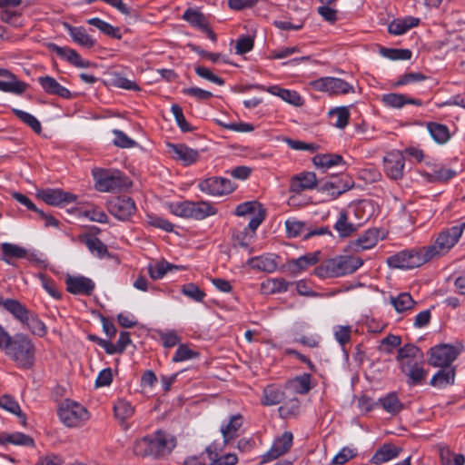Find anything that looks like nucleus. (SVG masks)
<instances>
[{"instance_id": "nucleus-1", "label": "nucleus", "mask_w": 465, "mask_h": 465, "mask_svg": "<svg viewBox=\"0 0 465 465\" xmlns=\"http://www.w3.org/2000/svg\"><path fill=\"white\" fill-rule=\"evenodd\" d=\"M174 447L173 437L164 431L157 430L135 440L133 450L137 456L160 458L169 454Z\"/></svg>"}, {"instance_id": "nucleus-2", "label": "nucleus", "mask_w": 465, "mask_h": 465, "mask_svg": "<svg viewBox=\"0 0 465 465\" xmlns=\"http://www.w3.org/2000/svg\"><path fill=\"white\" fill-rule=\"evenodd\" d=\"M362 264L363 261L360 257L340 255L324 261L315 268L314 273L322 279L341 277L353 273Z\"/></svg>"}, {"instance_id": "nucleus-3", "label": "nucleus", "mask_w": 465, "mask_h": 465, "mask_svg": "<svg viewBox=\"0 0 465 465\" xmlns=\"http://www.w3.org/2000/svg\"><path fill=\"white\" fill-rule=\"evenodd\" d=\"M6 341H3L5 353L11 357L19 367L30 368L34 363L35 346L31 340L24 334L14 337L7 333Z\"/></svg>"}, {"instance_id": "nucleus-4", "label": "nucleus", "mask_w": 465, "mask_h": 465, "mask_svg": "<svg viewBox=\"0 0 465 465\" xmlns=\"http://www.w3.org/2000/svg\"><path fill=\"white\" fill-rule=\"evenodd\" d=\"M93 176L95 188L103 193L121 191L131 185L129 179L116 169L95 168L93 170Z\"/></svg>"}, {"instance_id": "nucleus-5", "label": "nucleus", "mask_w": 465, "mask_h": 465, "mask_svg": "<svg viewBox=\"0 0 465 465\" xmlns=\"http://www.w3.org/2000/svg\"><path fill=\"white\" fill-rule=\"evenodd\" d=\"M465 230V222L439 233L434 244L425 247L430 259L446 254L460 240Z\"/></svg>"}, {"instance_id": "nucleus-6", "label": "nucleus", "mask_w": 465, "mask_h": 465, "mask_svg": "<svg viewBox=\"0 0 465 465\" xmlns=\"http://www.w3.org/2000/svg\"><path fill=\"white\" fill-rule=\"evenodd\" d=\"M430 257L424 248L411 249L399 252L387 259V263L391 268L398 269H413L417 268L428 261Z\"/></svg>"}, {"instance_id": "nucleus-7", "label": "nucleus", "mask_w": 465, "mask_h": 465, "mask_svg": "<svg viewBox=\"0 0 465 465\" xmlns=\"http://www.w3.org/2000/svg\"><path fill=\"white\" fill-rule=\"evenodd\" d=\"M58 416L60 420L69 428L82 426L89 420L87 410L81 404L71 401H65L61 404Z\"/></svg>"}, {"instance_id": "nucleus-8", "label": "nucleus", "mask_w": 465, "mask_h": 465, "mask_svg": "<svg viewBox=\"0 0 465 465\" xmlns=\"http://www.w3.org/2000/svg\"><path fill=\"white\" fill-rule=\"evenodd\" d=\"M309 85L314 91L328 93L331 95H345L355 93V88L351 84L338 77H321L311 81Z\"/></svg>"}, {"instance_id": "nucleus-9", "label": "nucleus", "mask_w": 465, "mask_h": 465, "mask_svg": "<svg viewBox=\"0 0 465 465\" xmlns=\"http://www.w3.org/2000/svg\"><path fill=\"white\" fill-rule=\"evenodd\" d=\"M460 351L450 344H439L429 351V364L433 367L452 368L451 363L457 359Z\"/></svg>"}, {"instance_id": "nucleus-10", "label": "nucleus", "mask_w": 465, "mask_h": 465, "mask_svg": "<svg viewBox=\"0 0 465 465\" xmlns=\"http://www.w3.org/2000/svg\"><path fill=\"white\" fill-rule=\"evenodd\" d=\"M107 208L120 221L129 220L136 212L134 199L126 195L114 197L108 202Z\"/></svg>"}, {"instance_id": "nucleus-11", "label": "nucleus", "mask_w": 465, "mask_h": 465, "mask_svg": "<svg viewBox=\"0 0 465 465\" xmlns=\"http://www.w3.org/2000/svg\"><path fill=\"white\" fill-rule=\"evenodd\" d=\"M201 192L212 195L222 196L231 193L234 190L233 183L227 178L209 177L198 183Z\"/></svg>"}, {"instance_id": "nucleus-12", "label": "nucleus", "mask_w": 465, "mask_h": 465, "mask_svg": "<svg viewBox=\"0 0 465 465\" xmlns=\"http://www.w3.org/2000/svg\"><path fill=\"white\" fill-rule=\"evenodd\" d=\"M384 171L392 180H400L403 176L405 156L402 152L393 150L389 152L383 159Z\"/></svg>"}, {"instance_id": "nucleus-13", "label": "nucleus", "mask_w": 465, "mask_h": 465, "mask_svg": "<svg viewBox=\"0 0 465 465\" xmlns=\"http://www.w3.org/2000/svg\"><path fill=\"white\" fill-rule=\"evenodd\" d=\"M293 435L290 431L283 432L275 439L271 449L262 456V463L270 462L286 453L292 447Z\"/></svg>"}, {"instance_id": "nucleus-14", "label": "nucleus", "mask_w": 465, "mask_h": 465, "mask_svg": "<svg viewBox=\"0 0 465 465\" xmlns=\"http://www.w3.org/2000/svg\"><path fill=\"white\" fill-rule=\"evenodd\" d=\"M36 196L42 199L45 203L54 206L73 203L76 200V196L60 189H44L36 193Z\"/></svg>"}, {"instance_id": "nucleus-15", "label": "nucleus", "mask_w": 465, "mask_h": 465, "mask_svg": "<svg viewBox=\"0 0 465 465\" xmlns=\"http://www.w3.org/2000/svg\"><path fill=\"white\" fill-rule=\"evenodd\" d=\"M66 290L74 295H91L95 288L94 282L84 276H67Z\"/></svg>"}, {"instance_id": "nucleus-16", "label": "nucleus", "mask_w": 465, "mask_h": 465, "mask_svg": "<svg viewBox=\"0 0 465 465\" xmlns=\"http://www.w3.org/2000/svg\"><path fill=\"white\" fill-rule=\"evenodd\" d=\"M47 48L75 67L87 68L92 64L90 61L83 59L81 55L72 48L62 47L54 43H49Z\"/></svg>"}, {"instance_id": "nucleus-17", "label": "nucleus", "mask_w": 465, "mask_h": 465, "mask_svg": "<svg viewBox=\"0 0 465 465\" xmlns=\"http://www.w3.org/2000/svg\"><path fill=\"white\" fill-rule=\"evenodd\" d=\"M401 372L408 377L409 385L420 384L427 376V371L423 369L422 362L404 361L401 364Z\"/></svg>"}, {"instance_id": "nucleus-18", "label": "nucleus", "mask_w": 465, "mask_h": 465, "mask_svg": "<svg viewBox=\"0 0 465 465\" xmlns=\"http://www.w3.org/2000/svg\"><path fill=\"white\" fill-rule=\"evenodd\" d=\"M316 186V174L312 172H307L299 173L292 178L289 191L295 193H301L306 190H312Z\"/></svg>"}, {"instance_id": "nucleus-19", "label": "nucleus", "mask_w": 465, "mask_h": 465, "mask_svg": "<svg viewBox=\"0 0 465 465\" xmlns=\"http://www.w3.org/2000/svg\"><path fill=\"white\" fill-rule=\"evenodd\" d=\"M402 449L393 443L382 444L372 455L370 462L374 465L386 463L400 456Z\"/></svg>"}, {"instance_id": "nucleus-20", "label": "nucleus", "mask_w": 465, "mask_h": 465, "mask_svg": "<svg viewBox=\"0 0 465 465\" xmlns=\"http://www.w3.org/2000/svg\"><path fill=\"white\" fill-rule=\"evenodd\" d=\"M381 232L377 229L367 230L356 241L352 242V249L355 252H361L374 247L382 239Z\"/></svg>"}, {"instance_id": "nucleus-21", "label": "nucleus", "mask_w": 465, "mask_h": 465, "mask_svg": "<svg viewBox=\"0 0 465 465\" xmlns=\"http://www.w3.org/2000/svg\"><path fill=\"white\" fill-rule=\"evenodd\" d=\"M168 147L170 153H173V157L181 161L184 165H190L195 163L199 157V153L196 150L189 148L183 143H169Z\"/></svg>"}, {"instance_id": "nucleus-22", "label": "nucleus", "mask_w": 465, "mask_h": 465, "mask_svg": "<svg viewBox=\"0 0 465 465\" xmlns=\"http://www.w3.org/2000/svg\"><path fill=\"white\" fill-rule=\"evenodd\" d=\"M38 83L43 90L52 95H57L62 98H70L71 92L64 86L61 85L54 77L49 75L38 77Z\"/></svg>"}, {"instance_id": "nucleus-23", "label": "nucleus", "mask_w": 465, "mask_h": 465, "mask_svg": "<svg viewBox=\"0 0 465 465\" xmlns=\"http://www.w3.org/2000/svg\"><path fill=\"white\" fill-rule=\"evenodd\" d=\"M64 28L72 37L73 41L85 48H92L95 45L96 41L86 33L83 26H73L68 23L64 24Z\"/></svg>"}, {"instance_id": "nucleus-24", "label": "nucleus", "mask_w": 465, "mask_h": 465, "mask_svg": "<svg viewBox=\"0 0 465 465\" xmlns=\"http://www.w3.org/2000/svg\"><path fill=\"white\" fill-rule=\"evenodd\" d=\"M320 252H308L302 256L298 257L297 259H293L289 262V270L293 274H298L309 267L316 264L320 260Z\"/></svg>"}, {"instance_id": "nucleus-25", "label": "nucleus", "mask_w": 465, "mask_h": 465, "mask_svg": "<svg viewBox=\"0 0 465 465\" xmlns=\"http://www.w3.org/2000/svg\"><path fill=\"white\" fill-rule=\"evenodd\" d=\"M247 264L254 270L265 272H273L278 267L276 256L273 254L260 255L250 258L247 261Z\"/></svg>"}, {"instance_id": "nucleus-26", "label": "nucleus", "mask_w": 465, "mask_h": 465, "mask_svg": "<svg viewBox=\"0 0 465 465\" xmlns=\"http://www.w3.org/2000/svg\"><path fill=\"white\" fill-rule=\"evenodd\" d=\"M266 91L293 106H302L303 104L302 97L294 90L282 88L279 85H272Z\"/></svg>"}, {"instance_id": "nucleus-27", "label": "nucleus", "mask_w": 465, "mask_h": 465, "mask_svg": "<svg viewBox=\"0 0 465 465\" xmlns=\"http://www.w3.org/2000/svg\"><path fill=\"white\" fill-rule=\"evenodd\" d=\"M77 241L85 244L92 254L98 258H104L108 255L106 245L97 237L91 234H81L78 236Z\"/></svg>"}, {"instance_id": "nucleus-28", "label": "nucleus", "mask_w": 465, "mask_h": 465, "mask_svg": "<svg viewBox=\"0 0 465 465\" xmlns=\"http://www.w3.org/2000/svg\"><path fill=\"white\" fill-rule=\"evenodd\" d=\"M313 164L323 171L333 166H343L344 161L341 155L336 153H320L312 158Z\"/></svg>"}, {"instance_id": "nucleus-29", "label": "nucleus", "mask_w": 465, "mask_h": 465, "mask_svg": "<svg viewBox=\"0 0 465 465\" xmlns=\"http://www.w3.org/2000/svg\"><path fill=\"white\" fill-rule=\"evenodd\" d=\"M353 186V181L349 176L341 178L335 177L331 181L324 183L322 190L329 192L331 195H340Z\"/></svg>"}, {"instance_id": "nucleus-30", "label": "nucleus", "mask_w": 465, "mask_h": 465, "mask_svg": "<svg viewBox=\"0 0 465 465\" xmlns=\"http://www.w3.org/2000/svg\"><path fill=\"white\" fill-rule=\"evenodd\" d=\"M242 416L241 414L232 415L228 423L221 428V433L223 438L224 445L238 436V431L242 426Z\"/></svg>"}, {"instance_id": "nucleus-31", "label": "nucleus", "mask_w": 465, "mask_h": 465, "mask_svg": "<svg viewBox=\"0 0 465 465\" xmlns=\"http://www.w3.org/2000/svg\"><path fill=\"white\" fill-rule=\"evenodd\" d=\"M382 102L385 105L392 108H401L405 104H414L420 106L422 104L421 100L409 98L405 94L391 93L382 96Z\"/></svg>"}, {"instance_id": "nucleus-32", "label": "nucleus", "mask_w": 465, "mask_h": 465, "mask_svg": "<svg viewBox=\"0 0 465 465\" xmlns=\"http://www.w3.org/2000/svg\"><path fill=\"white\" fill-rule=\"evenodd\" d=\"M376 404L391 415H397L403 410V403L399 399L396 392H390L382 398H380Z\"/></svg>"}, {"instance_id": "nucleus-33", "label": "nucleus", "mask_w": 465, "mask_h": 465, "mask_svg": "<svg viewBox=\"0 0 465 465\" xmlns=\"http://www.w3.org/2000/svg\"><path fill=\"white\" fill-rule=\"evenodd\" d=\"M420 19L413 16H407L403 19H394L390 23L388 30L394 35H401L405 34L408 30L417 26Z\"/></svg>"}, {"instance_id": "nucleus-34", "label": "nucleus", "mask_w": 465, "mask_h": 465, "mask_svg": "<svg viewBox=\"0 0 465 465\" xmlns=\"http://www.w3.org/2000/svg\"><path fill=\"white\" fill-rule=\"evenodd\" d=\"M216 213L217 208L213 203L206 201L193 202L191 219L201 221Z\"/></svg>"}, {"instance_id": "nucleus-35", "label": "nucleus", "mask_w": 465, "mask_h": 465, "mask_svg": "<svg viewBox=\"0 0 465 465\" xmlns=\"http://www.w3.org/2000/svg\"><path fill=\"white\" fill-rule=\"evenodd\" d=\"M456 371L454 368H441L431 378L430 384L436 388H445L453 384Z\"/></svg>"}, {"instance_id": "nucleus-36", "label": "nucleus", "mask_w": 465, "mask_h": 465, "mask_svg": "<svg viewBox=\"0 0 465 465\" xmlns=\"http://www.w3.org/2000/svg\"><path fill=\"white\" fill-rule=\"evenodd\" d=\"M427 130L431 138L439 144H444L450 139V132L447 125L436 122L427 124Z\"/></svg>"}, {"instance_id": "nucleus-37", "label": "nucleus", "mask_w": 465, "mask_h": 465, "mask_svg": "<svg viewBox=\"0 0 465 465\" xmlns=\"http://www.w3.org/2000/svg\"><path fill=\"white\" fill-rule=\"evenodd\" d=\"M0 408L9 411L10 413L16 415L19 418L22 425H26L25 415L21 411L18 402L11 395L5 394L2 397H0Z\"/></svg>"}, {"instance_id": "nucleus-38", "label": "nucleus", "mask_w": 465, "mask_h": 465, "mask_svg": "<svg viewBox=\"0 0 465 465\" xmlns=\"http://www.w3.org/2000/svg\"><path fill=\"white\" fill-rule=\"evenodd\" d=\"M206 453L211 460L210 465H235L238 461V458L234 453H228L218 457L216 448L213 445L206 448Z\"/></svg>"}, {"instance_id": "nucleus-39", "label": "nucleus", "mask_w": 465, "mask_h": 465, "mask_svg": "<svg viewBox=\"0 0 465 465\" xmlns=\"http://www.w3.org/2000/svg\"><path fill=\"white\" fill-rule=\"evenodd\" d=\"M358 226L349 221V217L346 212H341L338 220L334 224V229L337 231L341 237H349L355 231Z\"/></svg>"}, {"instance_id": "nucleus-40", "label": "nucleus", "mask_w": 465, "mask_h": 465, "mask_svg": "<svg viewBox=\"0 0 465 465\" xmlns=\"http://www.w3.org/2000/svg\"><path fill=\"white\" fill-rule=\"evenodd\" d=\"M180 266L172 264L164 260L155 262L154 263H150L148 265V272L152 279L159 280L164 277L167 272L172 271L173 269H180Z\"/></svg>"}, {"instance_id": "nucleus-41", "label": "nucleus", "mask_w": 465, "mask_h": 465, "mask_svg": "<svg viewBox=\"0 0 465 465\" xmlns=\"http://www.w3.org/2000/svg\"><path fill=\"white\" fill-rule=\"evenodd\" d=\"M391 303L399 313L413 309L416 304L411 295L408 292H401L395 297L391 296Z\"/></svg>"}, {"instance_id": "nucleus-42", "label": "nucleus", "mask_w": 465, "mask_h": 465, "mask_svg": "<svg viewBox=\"0 0 465 465\" xmlns=\"http://www.w3.org/2000/svg\"><path fill=\"white\" fill-rule=\"evenodd\" d=\"M15 444V445H24L30 446L34 444V440L22 432H14V433H1L0 434V444Z\"/></svg>"}, {"instance_id": "nucleus-43", "label": "nucleus", "mask_w": 465, "mask_h": 465, "mask_svg": "<svg viewBox=\"0 0 465 465\" xmlns=\"http://www.w3.org/2000/svg\"><path fill=\"white\" fill-rule=\"evenodd\" d=\"M114 417L124 423L126 420L130 419L134 413V408L131 402L126 400L120 399L114 405Z\"/></svg>"}, {"instance_id": "nucleus-44", "label": "nucleus", "mask_w": 465, "mask_h": 465, "mask_svg": "<svg viewBox=\"0 0 465 465\" xmlns=\"http://www.w3.org/2000/svg\"><path fill=\"white\" fill-rule=\"evenodd\" d=\"M284 399V392L274 385H269L263 390L262 402L265 406L277 405Z\"/></svg>"}, {"instance_id": "nucleus-45", "label": "nucleus", "mask_w": 465, "mask_h": 465, "mask_svg": "<svg viewBox=\"0 0 465 465\" xmlns=\"http://www.w3.org/2000/svg\"><path fill=\"white\" fill-rule=\"evenodd\" d=\"M457 174L456 171L444 166H435L431 173H426L425 176L429 182H447Z\"/></svg>"}, {"instance_id": "nucleus-46", "label": "nucleus", "mask_w": 465, "mask_h": 465, "mask_svg": "<svg viewBox=\"0 0 465 465\" xmlns=\"http://www.w3.org/2000/svg\"><path fill=\"white\" fill-rule=\"evenodd\" d=\"M33 334L43 337L46 334L47 330L45 324L34 313L29 312L26 319L22 322Z\"/></svg>"}, {"instance_id": "nucleus-47", "label": "nucleus", "mask_w": 465, "mask_h": 465, "mask_svg": "<svg viewBox=\"0 0 465 465\" xmlns=\"http://www.w3.org/2000/svg\"><path fill=\"white\" fill-rule=\"evenodd\" d=\"M5 309L14 315L19 322L26 319L29 311L17 300L7 299L3 303Z\"/></svg>"}, {"instance_id": "nucleus-48", "label": "nucleus", "mask_w": 465, "mask_h": 465, "mask_svg": "<svg viewBox=\"0 0 465 465\" xmlns=\"http://www.w3.org/2000/svg\"><path fill=\"white\" fill-rule=\"evenodd\" d=\"M183 19L190 23L193 26L198 27L202 31L206 29L208 21L204 15L197 10L187 9L183 15Z\"/></svg>"}, {"instance_id": "nucleus-49", "label": "nucleus", "mask_w": 465, "mask_h": 465, "mask_svg": "<svg viewBox=\"0 0 465 465\" xmlns=\"http://www.w3.org/2000/svg\"><path fill=\"white\" fill-rule=\"evenodd\" d=\"M420 354V351L416 345L408 343L399 349L397 361L400 365L404 361H415Z\"/></svg>"}, {"instance_id": "nucleus-50", "label": "nucleus", "mask_w": 465, "mask_h": 465, "mask_svg": "<svg viewBox=\"0 0 465 465\" xmlns=\"http://www.w3.org/2000/svg\"><path fill=\"white\" fill-rule=\"evenodd\" d=\"M192 207L193 201L174 202L168 204L170 213L185 219H191Z\"/></svg>"}, {"instance_id": "nucleus-51", "label": "nucleus", "mask_w": 465, "mask_h": 465, "mask_svg": "<svg viewBox=\"0 0 465 465\" xmlns=\"http://www.w3.org/2000/svg\"><path fill=\"white\" fill-rule=\"evenodd\" d=\"M1 250L4 254L3 260L5 261L8 263H11L10 261L5 258H24L26 256V250L19 245L9 243V242H4L1 245Z\"/></svg>"}, {"instance_id": "nucleus-52", "label": "nucleus", "mask_w": 465, "mask_h": 465, "mask_svg": "<svg viewBox=\"0 0 465 465\" xmlns=\"http://www.w3.org/2000/svg\"><path fill=\"white\" fill-rule=\"evenodd\" d=\"M87 23L97 29H99L101 32L105 34L106 35L120 38L121 35H119V29L117 27L113 26L109 23L98 18L94 17L87 20Z\"/></svg>"}, {"instance_id": "nucleus-53", "label": "nucleus", "mask_w": 465, "mask_h": 465, "mask_svg": "<svg viewBox=\"0 0 465 465\" xmlns=\"http://www.w3.org/2000/svg\"><path fill=\"white\" fill-rule=\"evenodd\" d=\"M27 89V84L19 81L15 75V79L9 82L0 81V91L5 93H12L15 94H22Z\"/></svg>"}, {"instance_id": "nucleus-54", "label": "nucleus", "mask_w": 465, "mask_h": 465, "mask_svg": "<svg viewBox=\"0 0 465 465\" xmlns=\"http://www.w3.org/2000/svg\"><path fill=\"white\" fill-rule=\"evenodd\" d=\"M285 228L287 236L290 238H295L302 235L305 232L306 224L305 223L295 218H290L285 221Z\"/></svg>"}, {"instance_id": "nucleus-55", "label": "nucleus", "mask_w": 465, "mask_h": 465, "mask_svg": "<svg viewBox=\"0 0 465 465\" xmlns=\"http://www.w3.org/2000/svg\"><path fill=\"white\" fill-rule=\"evenodd\" d=\"M181 292L184 296L197 302H203L205 298V292L193 282L183 284Z\"/></svg>"}, {"instance_id": "nucleus-56", "label": "nucleus", "mask_w": 465, "mask_h": 465, "mask_svg": "<svg viewBox=\"0 0 465 465\" xmlns=\"http://www.w3.org/2000/svg\"><path fill=\"white\" fill-rule=\"evenodd\" d=\"M260 210H264L260 203L257 201H250L237 205L234 213L237 216H246L249 214L252 216Z\"/></svg>"}, {"instance_id": "nucleus-57", "label": "nucleus", "mask_w": 465, "mask_h": 465, "mask_svg": "<svg viewBox=\"0 0 465 465\" xmlns=\"http://www.w3.org/2000/svg\"><path fill=\"white\" fill-rule=\"evenodd\" d=\"M330 115L336 118L334 125L340 129H343L349 124L350 112L346 106L331 110Z\"/></svg>"}, {"instance_id": "nucleus-58", "label": "nucleus", "mask_w": 465, "mask_h": 465, "mask_svg": "<svg viewBox=\"0 0 465 465\" xmlns=\"http://www.w3.org/2000/svg\"><path fill=\"white\" fill-rule=\"evenodd\" d=\"M13 112L22 122L30 126L36 134L41 133V124L34 115L20 109H13Z\"/></svg>"}, {"instance_id": "nucleus-59", "label": "nucleus", "mask_w": 465, "mask_h": 465, "mask_svg": "<svg viewBox=\"0 0 465 465\" xmlns=\"http://www.w3.org/2000/svg\"><path fill=\"white\" fill-rule=\"evenodd\" d=\"M440 460L442 465H463L465 457L462 454H455L449 449H441Z\"/></svg>"}, {"instance_id": "nucleus-60", "label": "nucleus", "mask_w": 465, "mask_h": 465, "mask_svg": "<svg viewBox=\"0 0 465 465\" xmlns=\"http://www.w3.org/2000/svg\"><path fill=\"white\" fill-rule=\"evenodd\" d=\"M199 353L190 349L186 344H180L173 356L172 361L173 362H180L188 361L193 358H197Z\"/></svg>"}, {"instance_id": "nucleus-61", "label": "nucleus", "mask_w": 465, "mask_h": 465, "mask_svg": "<svg viewBox=\"0 0 465 465\" xmlns=\"http://www.w3.org/2000/svg\"><path fill=\"white\" fill-rule=\"evenodd\" d=\"M425 79H427V76L421 73H406L399 76L398 80L392 84V87L411 84L424 81Z\"/></svg>"}, {"instance_id": "nucleus-62", "label": "nucleus", "mask_w": 465, "mask_h": 465, "mask_svg": "<svg viewBox=\"0 0 465 465\" xmlns=\"http://www.w3.org/2000/svg\"><path fill=\"white\" fill-rule=\"evenodd\" d=\"M381 54L391 60H409L411 57V51L409 49L382 48Z\"/></svg>"}, {"instance_id": "nucleus-63", "label": "nucleus", "mask_w": 465, "mask_h": 465, "mask_svg": "<svg viewBox=\"0 0 465 465\" xmlns=\"http://www.w3.org/2000/svg\"><path fill=\"white\" fill-rule=\"evenodd\" d=\"M111 82L114 86L123 88L125 90H134V91L140 90V87L136 84L135 82L127 79L126 77L121 75L120 74H114L112 75Z\"/></svg>"}, {"instance_id": "nucleus-64", "label": "nucleus", "mask_w": 465, "mask_h": 465, "mask_svg": "<svg viewBox=\"0 0 465 465\" xmlns=\"http://www.w3.org/2000/svg\"><path fill=\"white\" fill-rule=\"evenodd\" d=\"M292 385L296 392L305 394L311 390V375L304 373L302 376L296 377L292 381Z\"/></svg>"}]
</instances>
